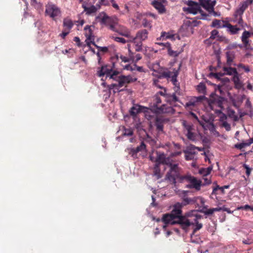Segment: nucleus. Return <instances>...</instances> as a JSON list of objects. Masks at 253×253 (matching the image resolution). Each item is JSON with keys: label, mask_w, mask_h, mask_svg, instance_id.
I'll list each match as a JSON object with an SVG mask.
<instances>
[{"label": "nucleus", "mask_w": 253, "mask_h": 253, "mask_svg": "<svg viewBox=\"0 0 253 253\" xmlns=\"http://www.w3.org/2000/svg\"><path fill=\"white\" fill-rule=\"evenodd\" d=\"M195 212L196 210H192L182 215L181 206L179 204V202H177L174 204L172 210L169 214L175 221L173 222V223L180 224L182 229L186 230L192 224L190 217Z\"/></svg>", "instance_id": "obj_1"}, {"label": "nucleus", "mask_w": 253, "mask_h": 253, "mask_svg": "<svg viewBox=\"0 0 253 253\" xmlns=\"http://www.w3.org/2000/svg\"><path fill=\"white\" fill-rule=\"evenodd\" d=\"M115 68V63L113 62L112 66L110 65H102L100 68H98L97 75L98 77H101L106 75V78H109L114 81L117 80L119 76L118 75L119 72L117 70H113Z\"/></svg>", "instance_id": "obj_2"}, {"label": "nucleus", "mask_w": 253, "mask_h": 253, "mask_svg": "<svg viewBox=\"0 0 253 253\" xmlns=\"http://www.w3.org/2000/svg\"><path fill=\"white\" fill-rule=\"evenodd\" d=\"M253 2V0H245L239 3L238 8H236L234 13L233 14L234 22L237 23L243 27L244 21L242 16L248 6L251 5Z\"/></svg>", "instance_id": "obj_3"}, {"label": "nucleus", "mask_w": 253, "mask_h": 253, "mask_svg": "<svg viewBox=\"0 0 253 253\" xmlns=\"http://www.w3.org/2000/svg\"><path fill=\"white\" fill-rule=\"evenodd\" d=\"M169 167V169L166 175L165 180L169 181L170 184L175 185L178 182L181 176L178 164H171Z\"/></svg>", "instance_id": "obj_4"}, {"label": "nucleus", "mask_w": 253, "mask_h": 253, "mask_svg": "<svg viewBox=\"0 0 253 253\" xmlns=\"http://www.w3.org/2000/svg\"><path fill=\"white\" fill-rule=\"evenodd\" d=\"M186 3L188 5V7H183V11H187L188 13L193 14L194 15L199 13L202 16V17L200 19L203 20L207 19V17L209 15V14L205 13L201 9L202 5L201 4H199L198 3L192 0H188Z\"/></svg>", "instance_id": "obj_5"}, {"label": "nucleus", "mask_w": 253, "mask_h": 253, "mask_svg": "<svg viewBox=\"0 0 253 253\" xmlns=\"http://www.w3.org/2000/svg\"><path fill=\"white\" fill-rule=\"evenodd\" d=\"M199 200L200 203L202 205H204L205 204V201L203 198L201 197H194L192 198L185 197L182 199V201L181 203H179V204L181 206L182 208L183 206L191 205V204H197L198 206H199L198 204H197L198 200Z\"/></svg>", "instance_id": "obj_6"}, {"label": "nucleus", "mask_w": 253, "mask_h": 253, "mask_svg": "<svg viewBox=\"0 0 253 253\" xmlns=\"http://www.w3.org/2000/svg\"><path fill=\"white\" fill-rule=\"evenodd\" d=\"M45 13L51 18L54 19L55 17L60 14L61 11L60 9L56 5L54 4H48L46 6Z\"/></svg>", "instance_id": "obj_7"}, {"label": "nucleus", "mask_w": 253, "mask_h": 253, "mask_svg": "<svg viewBox=\"0 0 253 253\" xmlns=\"http://www.w3.org/2000/svg\"><path fill=\"white\" fill-rule=\"evenodd\" d=\"M156 154L157 155V156L155 159V165H158V166H160L161 164H163L169 166V164H172L170 162V158L169 157H166V155L164 153H161L158 151H157Z\"/></svg>", "instance_id": "obj_8"}, {"label": "nucleus", "mask_w": 253, "mask_h": 253, "mask_svg": "<svg viewBox=\"0 0 253 253\" xmlns=\"http://www.w3.org/2000/svg\"><path fill=\"white\" fill-rule=\"evenodd\" d=\"M84 30L86 31L84 35L86 38L85 42L87 45H89L91 43L94 46L95 45H97L94 42V36L93 35L92 31L91 29V26L89 25H86L84 28Z\"/></svg>", "instance_id": "obj_9"}, {"label": "nucleus", "mask_w": 253, "mask_h": 253, "mask_svg": "<svg viewBox=\"0 0 253 253\" xmlns=\"http://www.w3.org/2000/svg\"><path fill=\"white\" fill-rule=\"evenodd\" d=\"M193 215L190 217V221L192 224L191 225L196 224L195 228L193 229V233L196 232L197 231L199 230L203 227V224L198 222V220L202 218L201 215L197 214V211L196 210V212H194Z\"/></svg>", "instance_id": "obj_10"}, {"label": "nucleus", "mask_w": 253, "mask_h": 253, "mask_svg": "<svg viewBox=\"0 0 253 253\" xmlns=\"http://www.w3.org/2000/svg\"><path fill=\"white\" fill-rule=\"evenodd\" d=\"M148 32L146 29L140 30L137 32L135 37L132 38L130 41L131 42H136V40H138L140 42L145 41L148 38Z\"/></svg>", "instance_id": "obj_11"}, {"label": "nucleus", "mask_w": 253, "mask_h": 253, "mask_svg": "<svg viewBox=\"0 0 253 253\" xmlns=\"http://www.w3.org/2000/svg\"><path fill=\"white\" fill-rule=\"evenodd\" d=\"M179 32L181 33L182 36H188L193 33V28L190 25L189 21L184 23L179 29Z\"/></svg>", "instance_id": "obj_12"}, {"label": "nucleus", "mask_w": 253, "mask_h": 253, "mask_svg": "<svg viewBox=\"0 0 253 253\" xmlns=\"http://www.w3.org/2000/svg\"><path fill=\"white\" fill-rule=\"evenodd\" d=\"M147 109L148 108L146 107L136 104L130 109L129 112L131 116L135 117L137 114L141 112H145Z\"/></svg>", "instance_id": "obj_13"}, {"label": "nucleus", "mask_w": 253, "mask_h": 253, "mask_svg": "<svg viewBox=\"0 0 253 253\" xmlns=\"http://www.w3.org/2000/svg\"><path fill=\"white\" fill-rule=\"evenodd\" d=\"M189 182L190 184L186 185V188L190 189L195 188L198 191L200 190L202 182L200 180H198L195 177L192 176Z\"/></svg>", "instance_id": "obj_14"}, {"label": "nucleus", "mask_w": 253, "mask_h": 253, "mask_svg": "<svg viewBox=\"0 0 253 253\" xmlns=\"http://www.w3.org/2000/svg\"><path fill=\"white\" fill-rule=\"evenodd\" d=\"M162 221L164 223V225L163 226L164 229H166L168 224L174 225L177 224L173 223V221H175L174 219H173V218L169 213H166L163 215L162 218Z\"/></svg>", "instance_id": "obj_15"}, {"label": "nucleus", "mask_w": 253, "mask_h": 253, "mask_svg": "<svg viewBox=\"0 0 253 253\" xmlns=\"http://www.w3.org/2000/svg\"><path fill=\"white\" fill-rule=\"evenodd\" d=\"M118 78V80H116V81H117L118 84H111L108 85V88L109 90H110L117 87H121L124 86L125 83H129V81H126V80H124V78L122 77V75L120 76Z\"/></svg>", "instance_id": "obj_16"}, {"label": "nucleus", "mask_w": 253, "mask_h": 253, "mask_svg": "<svg viewBox=\"0 0 253 253\" xmlns=\"http://www.w3.org/2000/svg\"><path fill=\"white\" fill-rule=\"evenodd\" d=\"M151 4L153 7L156 8L160 14H163L165 13L166 9L164 4L158 0H154L151 2Z\"/></svg>", "instance_id": "obj_17"}, {"label": "nucleus", "mask_w": 253, "mask_h": 253, "mask_svg": "<svg viewBox=\"0 0 253 253\" xmlns=\"http://www.w3.org/2000/svg\"><path fill=\"white\" fill-rule=\"evenodd\" d=\"M222 27L227 28L228 32H229L231 35L237 34L241 30V29L240 28H238L236 25L233 26L228 22L222 25Z\"/></svg>", "instance_id": "obj_18"}, {"label": "nucleus", "mask_w": 253, "mask_h": 253, "mask_svg": "<svg viewBox=\"0 0 253 253\" xmlns=\"http://www.w3.org/2000/svg\"><path fill=\"white\" fill-rule=\"evenodd\" d=\"M161 102L162 101L161 98L158 95V94H155L154 96V103L153 104V107L156 108L157 110L162 113H166L167 111L164 110L165 105H163L161 107H158V105L160 104Z\"/></svg>", "instance_id": "obj_19"}, {"label": "nucleus", "mask_w": 253, "mask_h": 253, "mask_svg": "<svg viewBox=\"0 0 253 253\" xmlns=\"http://www.w3.org/2000/svg\"><path fill=\"white\" fill-rule=\"evenodd\" d=\"M82 7L84 9V11L86 12V14L87 15L95 13L99 9V8L96 4L95 5H92L90 7H87L85 4H83Z\"/></svg>", "instance_id": "obj_20"}, {"label": "nucleus", "mask_w": 253, "mask_h": 253, "mask_svg": "<svg viewBox=\"0 0 253 253\" xmlns=\"http://www.w3.org/2000/svg\"><path fill=\"white\" fill-rule=\"evenodd\" d=\"M171 72H168L165 74V76L166 77H168V78L171 77V81L173 83V85H174L175 86H176L177 89L176 91H177V90L180 89L179 84L177 83V73L175 75H171Z\"/></svg>", "instance_id": "obj_21"}, {"label": "nucleus", "mask_w": 253, "mask_h": 253, "mask_svg": "<svg viewBox=\"0 0 253 253\" xmlns=\"http://www.w3.org/2000/svg\"><path fill=\"white\" fill-rule=\"evenodd\" d=\"M167 39H171L174 40V35L170 34L169 32H162L161 34V36L156 39L157 41H164Z\"/></svg>", "instance_id": "obj_22"}, {"label": "nucleus", "mask_w": 253, "mask_h": 253, "mask_svg": "<svg viewBox=\"0 0 253 253\" xmlns=\"http://www.w3.org/2000/svg\"><path fill=\"white\" fill-rule=\"evenodd\" d=\"M216 3V0L211 1V0H204V2L203 3V7L206 10L211 9L212 10V8H214Z\"/></svg>", "instance_id": "obj_23"}, {"label": "nucleus", "mask_w": 253, "mask_h": 253, "mask_svg": "<svg viewBox=\"0 0 253 253\" xmlns=\"http://www.w3.org/2000/svg\"><path fill=\"white\" fill-rule=\"evenodd\" d=\"M223 70L225 72V73H224V75L229 76L233 75V76H235V75H238V74L236 68L231 67H223Z\"/></svg>", "instance_id": "obj_24"}, {"label": "nucleus", "mask_w": 253, "mask_h": 253, "mask_svg": "<svg viewBox=\"0 0 253 253\" xmlns=\"http://www.w3.org/2000/svg\"><path fill=\"white\" fill-rule=\"evenodd\" d=\"M232 80L234 83L235 88L240 89L243 88V84L242 82L240 80L239 74H238V75H235V76H233Z\"/></svg>", "instance_id": "obj_25"}, {"label": "nucleus", "mask_w": 253, "mask_h": 253, "mask_svg": "<svg viewBox=\"0 0 253 253\" xmlns=\"http://www.w3.org/2000/svg\"><path fill=\"white\" fill-rule=\"evenodd\" d=\"M235 52L228 51L226 52V62L227 64L230 66L235 58Z\"/></svg>", "instance_id": "obj_26"}, {"label": "nucleus", "mask_w": 253, "mask_h": 253, "mask_svg": "<svg viewBox=\"0 0 253 253\" xmlns=\"http://www.w3.org/2000/svg\"><path fill=\"white\" fill-rule=\"evenodd\" d=\"M198 149V148L194 145L190 144L186 147L185 150H183V152L184 153H190V154H197V152L196 151V150Z\"/></svg>", "instance_id": "obj_27"}, {"label": "nucleus", "mask_w": 253, "mask_h": 253, "mask_svg": "<svg viewBox=\"0 0 253 253\" xmlns=\"http://www.w3.org/2000/svg\"><path fill=\"white\" fill-rule=\"evenodd\" d=\"M102 14L103 15V17L101 18L100 22L102 25H107V23L109 22V20H110V17L108 16L107 14L104 12H102L100 13V15L96 17V19L100 18V16Z\"/></svg>", "instance_id": "obj_28"}, {"label": "nucleus", "mask_w": 253, "mask_h": 253, "mask_svg": "<svg viewBox=\"0 0 253 253\" xmlns=\"http://www.w3.org/2000/svg\"><path fill=\"white\" fill-rule=\"evenodd\" d=\"M73 25V23L70 19H64L63 26L64 27L68 29V30L70 31V30L72 28Z\"/></svg>", "instance_id": "obj_29"}, {"label": "nucleus", "mask_w": 253, "mask_h": 253, "mask_svg": "<svg viewBox=\"0 0 253 253\" xmlns=\"http://www.w3.org/2000/svg\"><path fill=\"white\" fill-rule=\"evenodd\" d=\"M166 44L168 46V54L170 56H172V57H177L180 53L179 52H177V51H174V50H172L171 47V44L169 42H168Z\"/></svg>", "instance_id": "obj_30"}, {"label": "nucleus", "mask_w": 253, "mask_h": 253, "mask_svg": "<svg viewBox=\"0 0 253 253\" xmlns=\"http://www.w3.org/2000/svg\"><path fill=\"white\" fill-rule=\"evenodd\" d=\"M224 100V97L217 96V98L214 99V102L219 108H220L221 109H223V102Z\"/></svg>", "instance_id": "obj_31"}, {"label": "nucleus", "mask_w": 253, "mask_h": 253, "mask_svg": "<svg viewBox=\"0 0 253 253\" xmlns=\"http://www.w3.org/2000/svg\"><path fill=\"white\" fill-rule=\"evenodd\" d=\"M203 206L202 209L198 210V211L203 213L207 215H211L214 212L212 208L207 209V206H204V205Z\"/></svg>", "instance_id": "obj_32"}, {"label": "nucleus", "mask_w": 253, "mask_h": 253, "mask_svg": "<svg viewBox=\"0 0 253 253\" xmlns=\"http://www.w3.org/2000/svg\"><path fill=\"white\" fill-rule=\"evenodd\" d=\"M243 167L246 169V174L248 177L246 178V176L244 175H243V177L246 181L249 180V177L251 173V171H252L253 169L251 168L246 164H243Z\"/></svg>", "instance_id": "obj_33"}, {"label": "nucleus", "mask_w": 253, "mask_h": 253, "mask_svg": "<svg viewBox=\"0 0 253 253\" xmlns=\"http://www.w3.org/2000/svg\"><path fill=\"white\" fill-rule=\"evenodd\" d=\"M196 89L201 93L205 94L206 93V86L204 83L201 82L197 86Z\"/></svg>", "instance_id": "obj_34"}, {"label": "nucleus", "mask_w": 253, "mask_h": 253, "mask_svg": "<svg viewBox=\"0 0 253 253\" xmlns=\"http://www.w3.org/2000/svg\"><path fill=\"white\" fill-rule=\"evenodd\" d=\"M154 175L156 176L157 179H159L162 177L160 166H158V165H154Z\"/></svg>", "instance_id": "obj_35"}, {"label": "nucleus", "mask_w": 253, "mask_h": 253, "mask_svg": "<svg viewBox=\"0 0 253 253\" xmlns=\"http://www.w3.org/2000/svg\"><path fill=\"white\" fill-rule=\"evenodd\" d=\"M212 169V166H210L206 169H202L199 170L200 173L203 174L204 176L209 175Z\"/></svg>", "instance_id": "obj_36"}, {"label": "nucleus", "mask_w": 253, "mask_h": 253, "mask_svg": "<svg viewBox=\"0 0 253 253\" xmlns=\"http://www.w3.org/2000/svg\"><path fill=\"white\" fill-rule=\"evenodd\" d=\"M192 176V175H191L190 174H187L184 175H181L178 182L183 183L185 181L189 182Z\"/></svg>", "instance_id": "obj_37"}, {"label": "nucleus", "mask_w": 253, "mask_h": 253, "mask_svg": "<svg viewBox=\"0 0 253 253\" xmlns=\"http://www.w3.org/2000/svg\"><path fill=\"white\" fill-rule=\"evenodd\" d=\"M251 36V33L249 31L245 30L242 34L241 36V41L243 42L245 41H249V38Z\"/></svg>", "instance_id": "obj_38"}, {"label": "nucleus", "mask_w": 253, "mask_h": 253, "mask_svg": "<svg viewBox=\"0 0 253 253\" xmlns=\"http://www.w3.org/2000/svg\"><path fill=\"white\" fill-rule=\"evenodd\" d=\"M156 126L157 129L159 131H163L164 126L163 124V122L160 119H159V118L156 119Z\"/></svg>", "instance_id": "obj_39"}, {"label": "nucleus", "mask_w": 253, "mask_h": 253, "mask_svg": "<svg viewBox=\"0 0 253 253\" xmlns=\"http://www.w3.org/2000/svg\"><path fill=\"white\" fill-rule=\"evenodd\" d=\"M222 25H221V21L218 19H214L211 25V27H216L217 28H224V27H222Z\"/></svg>", "instance_id": "obj_40"}, {"label": "nucleus", "mask_w": 253, "mask_h": 253, "mask_svg": "<svg viewBox=\"0 0 253 253\" xmlns=\"http://www.w3.org/2000/svg\"><path fill=\"white\" fill-rule=\"evenodd\" d=\"M142 24L143 27L149 28L150 29H151L152 27L151 21L147 20L146 18H143L142 19Z\"/></svg>", "instance_id": "obj_41"}, {"label": "nucleus", "mask_w": 253, "mask_h": 253, "mask_svg": "<svg viewBox=\"0 0 253 253\" xmlns=\"http://www.w3.org/2000/svg\"><path fill=\"white\" fill-rule=\"evenodd\" d=\"M135 45V50L137 52H139L142 51V42L139 41V42H137L136 41V42H132Z\"/></svg>", "instance_id": "obj_42"}, {"label": "nucleus", "mask_w": 253, "mask_h": 253, "mask_svg": "<svg viewBox=\"0 0 253 253\" xmlns=\"http://www.w3.org/2000/svg\"><path fill=\"white\" fill-rule=\"evenodd\" d=\"M196 102L194 99V97H192L190 100L186 103L185 105H184V107L185 108H188L190 106H195L196 105Z\"/></svg>", "instance_id": "obj_43"}, {"label": "nucleus", "mask_w": 253, "mask_h": 253, "mask_svg": "<svg viewBox=\"0 0 253 253\" xmlns=\"http://www.w3.org/2000/svg\"><path fill=\"white\" fill-rule=\"evenodd\" d=\"M96 4L100 9L102 5L109 6L110 5V1L108 0H99L98 2Z\"/></svg>", "instance_id": "obj_44"}, {"label": "nucleus", "mask_w": 253, "mask_h": 253, "mask_svg": "<svg viewBox=\"0 0 253 253\" xmlns=\"http://www.w3.org/2000/svg\"><path fill=\"white\" fill-rule=\"evenodd\" d=\"M227 114L230 118H233L234 120L237 121L238 120V117L235 115V112L233 110L228 109Z\"/></svg>", "instance_id": "obj_45"}, {"label": "nucleus", "mask_w": 253, "mask_h": 253, "mask_svg": "<svg viewBox=\"0 0 253 253\" xmlns=\"http://www.w3.org/2000/svg\"><path fill=\"white\" fill-rule=\"evenodd\" d=\"M223 75H224V73H210L209 74V76H212L214 77L215 79H217L218 80H220L221 79V77H222Z\"/></svg>", "instance_id": "obj_46"}, {"label": "nucleus", "mask_w": 253, "mask_h": 253, "mask_svg": "<svg viewBox=\"0 0 253 253\" xmlns=\"http://www.w3.org/2000/svg\"><path fill=\"white\" fill-rule=\"evenodd\" d=\"M197 121L199 123V124L203 127V128L204 129H207V126H205V123L209 122L208 120H206L204 118H203V120H201L199 119L198 120H197Z\"/></svg>", "instance_id": "obj_47"}, {"label": "nucleus", "mask_w": 253, "mask_h": 253, "mask_svg": "<svg viewBox=\"0 0 253 253\" xmlns=\"http://www.w3.org/2000/svg\"><path fill=\"white\" fill-rule=\"evenodd\" d=\"M137 152H139L140 151H142L145 150L146 149V145L144 142H141L140 145L138 146L136 148H135Z\"/></svg>", "instance_id": "obj_48"}, {"label": "nucleus", "mask_w": 253, "mask_h": 253, "mask_svg": "<svg viewBox=\"0 0 253 253\" xmlns=\"http://www.w3.org/2000/svg\"><path fill=\"white\" fill-rule=\"evenodd\" d=\"M247 146H248V145H247V144L246 142H242V143H237L234 145L235 148L240 149V150H241L243 148H245V147H247Z\"/></svg>", "instance_id": "obj_49"}, {"label": "nucleus", "mask_w": 253, "mask_h": 253, "mask_svg": "<svg viewBox=\"0 0 253 253\" xmlns=\"http://www.w3.org/2000/svg\"><path fill=\"white\" fill-rule=\"evenodd\" d=\"M219 32L217 30H213L211 33L210 39H214L216 37H219Z\"/></svg>", "instance_id": "obj_50"}, {"label": "nucleus", "mask_w": 253, "mask_h": 253, "mask_svg": "<svg viewBox=\"0 0 253 253\" xmlns=\"http://www.w3.org/2000/svg\"><path fill=\"white\" fill-rule=\"evenodd\" d=\"M185 159L186 161L193 160L195 159V156L196 154H190V153H184Z\"/></svg>", "instance_id": "obj_51"}, {"label": "nucleus", "mask_w": 253, "mask_h": 253, "mask_svg": "<svg viewBox=\"0 0 253 253\" xmlns=\"http://www.w3.org/2000/svg\"><path fill=\"white\" fill-rule=\"evenodd\" d=\"M244 44V46L246 50H253V47H252L251 46V43H250L249 40L245 41L243 42Z\"/></svg>", "instance_id": "obj_52"}, {"label": "nucleus", "mask_w": 253, "mask_h": 253, "mask_svg": "<svg viewBox=\"0 0 253 253\" xmlns=\"http://www.w3.org/2000/svg\"><path fill=\"white\" fill-rule=\"evenodd\" d=\"M133 134V131L131 128H125L123 135L125 136H132Z\"/></svg>", "instance_id": "obj_53"}, {"label": "nucleus", "mask_w": 253, "mask_h": 253, "mask_svg": "<svg viewBox=\"0 0 253 253\" xmlns=\"http://www.w3.org/2000/svg\"><path fill=\"white\" fill-rule=\"evenodd\" d=\"M122 77L124 78V80H126V81H129V83L130 82H135L137 80L136 78H132L130 76H125L124 75H122Z\"/></svg>", "instance_id": "obj_54"}, {"label": "nucleus", "mask_w": 253, "mask_h": 253, "mask_svg": "<svg viewBox=\"0 0 253 253\" xmlns=\"http://www.w3.org/2000/svg\"><path fill=\"white\" fill-rule=\"evenodd\" d=\"M95 47H96L99 50V51H102L103 52L106 53L108 51V48L107 46H100L97 45H95Z\"/></svg>", "instance_id": "obj_55"}, {"label": "nucleus", "mask_w": 253, "mask_h": 253, "mask_svg": "<svg viewBox=\"0 0 253 253\" xmlns=\"http://www.w3.org/2000/svg\"><path fill=\"white\" fill-rule=\"evenodd\" d=\"M113 38L116 42H121V43H122L124 44L127 42V41L124 38H122V37H113Z\"/></svg>", "instance_id": "obj_56"}, {"label": "nucleus", "mask_w": 253, "mask_h": 253, "mask_svg": "<svg viewBox=\"0 0 253 253\" xmlns=\"http://www.w3.org/2000/svg\"><path fill=\"white\" fill-rule=\"evenodd\" d=\"M183 125L187 130V132L191 131L193 126L191 125L187 124L186 121L183 122Z\"/></svg>", "instance_id": "obj_57"}, {"label": "nucleus", "mask_w": 253, "mask_h": 253, "mask_svg": "<svg viewBox=\"0 0 253 253\" xmlns=\"http://www.w3.org/2000/svg\"><path fill=\"white\" fill-rule=\"evenodd\" d=\"M129 155H131L132 157H135L137 154V151H136V149L135 148H131L129 149Z\"/></svg>", "instance_id": "obj_58"}, {"label": "nucleus", "mask_w": 253, "mask_h": 253, "mask_svg": "<svg viewBox=\"0 0 253 253\" xmlns=\"http://www.w3.org/2000/svg\"><path fill=\"white\" fill-rule=\"evenodd\" d=\"M128 51V56L130 60H134V56L133 53L131 51L130 49V46L129 44H127Z\"/></svg>", "instance_id": "obj_59"}, {"label": "nucleus", "mask_w": 253, "mask_h": 253, "mask_svg": "<svg viewBox=\"0 0 253 253\" xmlns=\"http://www.w3.org/2000/svg\"><path fill=\"white\" fill-rule=\"evenodd\" d=\"M164 91H158L156 94H158V95L159 96V95H161L162 96H164L165 97H166V98H169V94H167L166 93V88H164Z\"/></svg>", "instance_id": "obj_60"}, {"label": "nucleus", "mask_w": 253, "mask_h": 253, "mask_svg": "<svg viewBox=\"0 0 253 253\" xmlns=\"http://www.w3.org/2000/svg\"><path fill=\"white\" fill-rule=\"evenodd\" d=\"M215 91H219L221 95H223V90H222V85L218 84L214 86Z\"/></svg>", "instance_id": "obj_61"}, {"label": "nucleus", "mask_w": 253, "mask_h": 253, "mask_svg": "<svg viewBox=\"0 0 253 253\" xmlns=\"http://www.w3.org/2000/svg\"><path fill=\"white\" fill-rule=\"evenodd\" d=\"M133 66L135 67V70H136L139 72H145V70L142 66H138L136 63L133 64Z\"/></svg>", "instance_id": "obj_62"}, {"label": "nucleus", "mask_w": 253, "mask_h": 253, "mask_svg": "<svg viewBox=\"0 0 253 253\" xmlns=\"http://www.w3.org/2000/svg\"><path fill=\"white\" fill-rule=\"evenodd\" d=\"M222 126L225 127L227 131H229L231 129L230 125L226 121H223L222 123Z\"/></svg>", "instance_id": "obj_63"}, {"label": "nucleus", "mask_w": 253, "mask_h": 253, "mask_svg": "<svg viewBox=\"0 0 253 253\" xmlns=\"http://www.w3.org/2000/svg\"><path fill=\"white\" fill-rule=\"evenodd\" d=\"M243 243L246 245H251L253 244V239L251 238H247L243 240Z\"/></svg>", "instance_id": "obj_64"}]
</instances>
